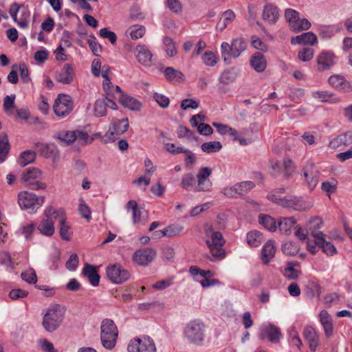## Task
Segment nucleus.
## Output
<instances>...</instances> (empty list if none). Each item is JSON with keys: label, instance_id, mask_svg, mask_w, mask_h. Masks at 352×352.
Listing matches in <instances>:
<instances>
[{"label": "nucleus", "instance_id": "nucleus-1", "mask_svg": "<svg viewBox=\"0 0 352 352\" xmlns=\"http://www.w3.org/2000/svg\"><path fill=\"white\" fill-rule=\"evenodd\" d=\"M206 333L205 323L199 320L195 319L189 321L183 329L184 340L189 344L195 346L204 345Z\"/></svg>", "mask_w": 352, "mask_h": 352}, {"label": "nucleus", "instance_id": "nucleus-2", "mask_svg": "<svg viewBox=\"0 0 352 352\" xmlns=\"http://www.w3.org/2000/svg\"><path fill=\"white\" fill-rule=\"evenodd\" d=\"M42 326L44 329L52 333L61 325L65 314V308L58 304H52L43 311Z\"/></svg>", "mask_w": 352, "mask_h": 352}, {"label": "nucleus", "instance_id": "nucleus-3", "mask_svg": "<svg viewBox=\"0 0 352 352\" xmlns=\"http://www.w3.org/2000/svg\"><path fill=\"white\" fill-rule=\"evenodd\" d=\"M205 232L207 236H210L206 243L210 250V261L215 262L224 258L226 252L222 248L225 240L222 234L219 231H214L212 226H205Z\"/></svg>", "mask_w": 352, "mask_h": 352}, {"label": "nucleus", "instance_id": "nucleus-4", "mask_svg": "<svg viewBox=\"0 0 352 352\" xmlns=\"http://www.w3.org/2000/svg\"><path fill=\"white\" fill-rule=\"evenodd\" d=\"M268 199L284 208H292L296 211H304L310 209L313 203L309 199H304L292 195H287L284 197L276 195H269Z\"/></svg>", "mask_w": 352, "mask_h": 352}, {"label": "nucleus", "instance_id": "nucleus-5", "mask_svg": "<svg viewBox=\"0 0 352 352\" xmlns=\"http://www.w3.org/2000/svg\"><path fill=\"white\" fill-rule=\"evenodd\" d=\"M246 47L247 44L243 38L232 39L231 44L223 42L221 45V57L226 64H230L231 59L239 57Z\"/></svg>", "mask_w": 352, "mask_h": 352}, {"label": "nucleus", "instance_id": "nucleus-6", "mask_svg": "<svg viewBox=\"0 0 352 352\" xmlns=\"http://www.w3.org/2000/svg\"><path fill=\"white\" fill-rule=\"evenodd\" d=\"M118 331L114 322L111 319H104L100 325V340L102 346L107 349H112L116 343Z\"/></svg>", "mask_w": 352, "mask_h": 352}, {"label": "nucleus", "instance_id": "nucleus-7", "mask_svg": "<svg viewBox=\"0 0 352 352\" xmlns=\"http://www.w3.org/2000/svg\"><path fill=\"white\" fill-rule=\"evenodd\" d=\"M44 197H38L29 191H23L18 195V202L21 209L34 212L44 203Z\"/></svg>", "mask_w": 352, "mask_h": 352}, {"label": "nucleus", "instance_id": "nucleus-8", "mask_svg": "<svg viewBox=\"0 0 352 352\" xmlns=\"http://www.w3.org/2000/svg\"><path fill=\"white\" fill-rule=\"evenodd\" d=\"M128 352H157L154 340L148 336H142L130 340Z\"/></svg>", "mask_w": 352, "mask_h": 352}, {"label": "nucleus", "instance_id": "nucleus-9", "mask_svg": "<svg viewBox=\"0 0 352 352\" xmlns=\"http://www.w3.org/2000/svg\"><path fill=\"white\" fill-rule=\"evenodd\" d=\"M41 177L42 173L39 169L30 168L23 173L21 179L31 190H45L47 187L46 184L38 180L41 179Z\"/></svg>", "mask_w": 352, "mask_h": 352}, {"label": "nucleus", "instance_id": "nucleus-10", "mask_svg": "<svg viewBox=\"0 0 352 352\" xmlns=\"http://www.w3.org/2000/svg\"><path fill=\"white\" fill-rule=\"evenodd\" d=\"M190 273L194 279L198 281L203 287H208L221 285L218 279L212 278L214 274L210 270H201L196 266L191 265Z\"/></svg>", "mask_w": 352, "mask_h": 352}, {"label": "nucleus", "instance_id": "nucleus-11", "mask_svg": "<svg viewBox=\"0 0 352 352\" xmlns=\"http://www.w3.org/2000/svg\"><path fill=\"white\" fill-rule=\"evenodd\" d=\"M74 103L71 96L60 94L55 100L53 109L55 114L58 117H65L73 109Z\"/></svg>", "mask_w": 352, "mask_h": 352}, {"label": "nucleus", "instance_id": "nucleus-12", "mask_svg": "<svg viewBox=\"0 0 352 352\" xmlns=\"http://www.w3.org/2000/svg\"><path fill=\"white\" fill-rule=\"evenodd\" d=\"M129 127L128 118L114 120L109 126V130L104 134L103 140L105 143L113 142L116 137L114 135H120L126 132Z\"/></svg>", "mask_w": 352, "mask_h": 352}, {"label": "nucleus", "instance_id": "nucleus-13", "mask_svg": "<svg viewBox=\"0 0 352 352\" xmlns=\"http://www.w3.org/2000/svg\"><path fill=\"white\" fill-rule=\"evenodd\" d=\"M302 175L307 187L312 190L318 184L320 172L315 164L308 161L302 169Z\"/></svg>", "mask_w": 352, "mask_h": 352}, {"label": "nucleus", "instance_id": "nucleus-14", "mask_svg": "<svg viewBox=\"0 0 352 352\" xmlns=\"http://www.w3.org/2000/svg\"><path fill=\"white\" fill-rule=\"evenodd\" d=\"M108 278L115 284H121L130 278V273L122 265H108L106 269Z\"/></svg>", "mask_w": 352, "mask_h": 352}, {"label": "nucleus", "instance_id": "nucleus-15", "mask_svg": "<svg viewBox=\"0 0 352 352\" xmlns=\"http://www.w3.org/2000/svg\"><path fill=\"white\" fill-rule=\"evenodd\" d=\"M254 187L255 185L252 182L245 181L239 182L230 187H226L222 190L221 192L226 197H235L247 194Z\"/></svg>", "mask_w": 352, "mask_h": 352}, {"label": "nucleus", "instance_id": "nucleus-16", "mask_svg": "<svg viewBox=\"0 0 352 352\" xmlns=\"http://www.w3.org/2000/svg\"><path fill=\"white\" fill-rule=\"evenodd\" d=\"M211 174V168L208 167L201 168L197 175V186L194 188V190L197 192L209 190L212 186V183L209 179V177Z\"/></svg>", "mask_w": 352, "mask_h": 352}, {"label": "nucleus", "instance_id": "nucleus-17", "mask_svg": "<svg viewBox=\"0 0 352 352\" xmlns=\"http://www.w3.org/2000/svg\"><path fill=\"white\" fill-rule=\"evenodd\" d=\"M336 56L333 52L322 51L317 56L318 71L330 69L336 64Z\"/></svg>", "mask_w": 352, "mask_h": 352}, {"label": "nucleus", "instance_id": "nucleus-18", "mask_svg": "<svg viewBox=\"0 0 352 352\" xmlns=\"http://www.w3.org/2000/svg\"><path fill=\"white\" fill-rule=\"evenodd\" d=\"M281 337L282 333L280 328L272 324H270L267 326L264 327L259 334V338L261 340H264L265 338H267L272 343L279 342Z\"/></svg>", "mask_w": 352, "mask_h": 352}, {"label": "nucleus", "instance_id": "nucleus-19", "mask_svg": "<svg viewBox=\"0 0 352 352\" xmlns=\"http://www.w3.org/2000/svg\"><path fill=\"white\" fill-rule=\"evenodd\" d=\"M307 250L311 254L317 252L316 246L321 248L324 253L329 256H332L337 252L336 247L331 242L327 241L325 237H324V242L320 243H318V241L312 243L309 239H307Z\"/></svg>", "mask_w": 352, "mask_h": 352}, {"label": "nucleus", "instance_id": "nucleus-20", "mask_svg": "<svg viewBox=\"0 0 352 352\" xmlns=\"http://www.w3.org/2000/svg\"><path fill=\"white\" fill-rule=\"evenodd\" d=\"M302 336L309 344L311 352H315L319 346V335L315 328L312 326H305L303 329Z\"/></svg>", "mask_w": 352, "mask_h": 352}, {"label": "nucleus", "instance_id": "nucleus-21", "mask_svg": "<svg viewBox=\"0 0 352 352\" xmlns=\"http://www.w3.org/2000/svg\"><path fill=\"white\" fill-rule=\"evenodd\" d=\"M323 221L319 217H316L311 219L309 221V230L311 232V235L314 237V243L318 241V243L324 242V237L326 236L325 234L319 231L322 228Z\"/></svg>", "mask_w": 352, "mask_h": 352}, {"label": "nucleus", "instance_id": "nucleus-22", "mask_svg": "<svg viewBox=\"0 0 352 352\" xmlns=\"http://www.w3.org/2000/svg\"><path fill=\"white\" fill-rule=\"evenodd\" d=\"M156 256V252L151 248H144L135 251L133 260L137 264H148Z\"/></svg>", "mask_w": 352, "mask_h": 352}, {"label": "nucleus", "instance_id": "nucleus-23", "mask_svg": "<svg viewBox=\"0 0 352 352\" xmlns=\"http://www.w3.org/2000/svg\"><path fill=\"white\" fill-rule=\"evenodd\" d=\"M135 56L138 61L142 65L150 66L152 63L153 54L144 45L136 47Z\"/></svg>", "mask_w": 352, "mask_h": 352}, {"label": "nucleus", "instance_id": "nucleus-24", "mask_svg": "<svg viewBox=\"0 0 352 352\" xmlns=\"http://www.w3.org/2000/svg\"><path fill=\"white\" fill-rule=\"evenodd\" d=\"M82 275L85 277L90 285L93 287L99 285L100 276L98 274V269L94 265H85L82 271Z\"/></svg>", "mask_w": 352, "mask_h": 352}, {"label": "nucleus", "instance_id": "nucleus-25", "mask_svg": "<svg viewBox=\"0 0 352 352\" xmlns=\"http://www.w3.org/2000/svg\"><path fill=\"white\" fill-rule=\"evenodd\" d=\"M263 19L270 23H275L280 16L278 7L272 3H267L263 7Z\"/></svg>", "mask_w": 352, "mask_h": 352}, {"label": "nucleus", "instance_id": "nucleus-26", "mask_svg": "<svg viewBox=\"0 0 352 352\" xmlns=\"http://www.w3.org/2000/svg\"><path fill=\"white\" fill-rule=\"evenodd\" d=\"M352 144V130L341 133L331 140L329 147L335 149L341 146H348Z\"/></svg>", "mask_w": 352, "mask_h": 352}, {"label": "nucleus", "instance_id": "nucleus-27", "mask_svg": "<svg viewBox=\"0 0 352 352\" xmlns=\"http://www.w3.org/2000/svg\"><path fill=\"white\" fill-rule=\"evenodd\" d=\"M74 76V69L70 64L64 65L62 69L56 74L57 81L63 84H70Z\"/></svg>", "mask_w": 352, "mask_h": 352}, {"label": "nucleus", "instance_id": "nucleus-28", "mask_svg": "<svg viewBox=\"0 0 352 352\" xmlns=\"http://www.w3.org/2000/svg\"><path fill=\"white\" fill-rule=\"evenodd\" d=\"M329 83L335 89L340 91H348L351 89L349 82L341 75H332L329 78Z\"/></svg>", "mask_w": 352, "mask_h": 352}, {"label": "nucleus", "instance_id": "nucleus-29", "mask_svg": "<svg viewBox=\"0 0 352 352\" xmlns=\"http://www.w3.org/2000/svg\"><path fill=\"white\" fill-rule=\"evenodd\" d=\"M119 102L124 107L131 111H139L142 107V104L139 100L124 94H122V96H120Z\"/></svg>", "mask_w": 352, "mask_h": 352}, {"label": "nucleus", "instance_id": "nucleus-30", "mask_svg": "<svg viewBox=\"0 0 352 352\" xmlns=\"http://www.w3.org/2000/svg\"><path fill=\"white\" fill-rule=\"evenodd\" d=\"M276 252L275 243L272 240H269L263 246L261 250V259L264 264H267L274 256Z\"/></svg>", "mask_w": 352, "mask_h": 352}, {"label": "nucleus", "instance_id": "nucleus-31", "mask_svg": "<svg viewBox=\"0 0 352 352\" xmlns=\"http://www.w3.org/2000/svg\"><path fill=\"white\" fill-rule=\"evenodd\" d=\"M317 41V37L311 32H307L300 35L292 37L291 43L292 44H302V45H314Z\"/></svg>", "mask_w": 352, "mask_h": 352}, {"label": "nucleus", "instance_id": "nucleus-32", "mask_svg": "<svg viewBox=\"0 0 352 352\" xmlns=\"http://www.w3.org/2000/svg\"><path fill=\"white\" fill-rule=\"evenodd\" d=\"M250 65L257 72H262L267 67V61L263 54L258 52L252 56Z\"/></svg>", "mask_w": 352, "mask_h": 352}, {"label": "nucleus", "instance_id": "nucleus-33", "mask_svg": "<svg viewBox=\"0 0 352 352\" xmlns=\"http://www.w3.org/2000/svg\"><path fill=\"white\" fill-rule=\"evenodd\" d=\"M39 232L47 236H52L55 232L54 221L52 219H43L37 226Z\"/></svg>", "mask_w": 352, "mask_h": 352}, {"label": "nucleus", "instance_id": "nucleus-34", "mask_svg": "<svg viewBox=\"0 0 352 352\" xmlns=\"http://www.w3.org/2000/svg\"><path fill=\"white\" fill-rule=\"evenodd\" d=\"M296 223V220L293 217H282L278 222V228L281 233L289 235L292 228Z\"/></svg>", "mask_w": 352, "mask_h": 352}, {"label": "nucleus", "instance_id": "nucleus-35", "mask_svg": "<svg viewBox=\"0 0 352 352\" xmlns=\"http://www.w3.org/2000/svg\"><path fill=\"white\" fill-rule=\"evenodd\" d=\"M258 222L267 230L274 232L277 228V223L274 218L265 214L258 215Z\"/></svg>", "mask_w": 352, "mask_h": 352}, {"label": "nucleus", "instance_id": "nucleus-36", "mask_svg": "<svg viewBox=\"0 0 352 352\" xmlns=\"http://www.w3.org/2000/svg\"><path fill=\"white\" fill-rule=\"evenodd\" d=\"M75 130L74 131H59L55 135V138L58 139L65 146L72 144L76 140L75 135Z\"/></svg>", "mask_w": 352, "mask_h": 352}, {"label": "nucleus", "instance_id": "nucleus-37", "mask_svg": "<svg viewBox=\"0 0 352 352\" xmlns=\"http://www.w3.org/2000/svg\"><path fill=\"white\" fill-rule=\"evenodd\" d=\"M10 150L8 135L5 132L0 134V163L5 161Z\"/></svg>", "mask_w": 352, "mask_h": 352}, {"label": "nucleus", "instance_id": "nucleus-38", "mask_svg": "<svg viewBox=\"0 0 352 352\" xmlns=\"http://www.w3.org/2000/svg\"><path fill=\"white\" fill-rule=\"evenodd\" d=\"M164 50L168 57H174L177 54L175 42L169 36H164L162 40Z\"/></svg>", "mask_w": 352, "mask_h": 352}, {"label": "nucleus", "instance_id": "nucleus-39", "mask_svg": "<svg viewBox=\"0 0 352 352\" xmlns=\"http://www.w3.org/2000/svg\"><path fill=\"white\" fill-rule=\"evenodd\" d=\"M126 209L129 211L132 210L133 221L135 225L141 221L142 211L138 206V204L135 200L128 201L125 206Z\"/></svg>", "mask_w": 352, "mask_h": 352}, {"label": "nucleus", "instance_id": "nucleus-40", "mask_svg": "<svg viewBox=\"0 0 352 352\" xmlns=\"http://www.w3.org/2000/svg\"><path fill=\"white\" fill-rule=\"evenodd\" d=\"M164 76L166 79L171 82H178L179 80H184V74L179 70L172 67H168L164 69Z\"/></svg>", "mask_w": 352, "mask_h": 352}, {"label": "nucleus", "instance_id": "nucleus-41", "mask_svg": "<svg viewBox=\"0 0 352 352\" xmlns=\"http://www.w3.org/2000/svg\"><path fill=\"white\" fill-rule=\"evenodd\" d=\"M237 77V72L234 68L225 70L219 76V80L223 85L234 82Z\"/></svg>", "mask_w": 352, "mask_h": 352}, {"label": "nucleus", "instance_id": "nucleus-42", "mask_svg": "<svg viewBox=\"0 0 352 352\" xmlns=\"http://www.w3.org/2000/svg\"><path fill=\"white\" fill-rule=\"evenodd\" d=\"M35 157H36L35 152H34L31 150H27L21 154V155L18 160V163L21 166L24 167V166L34 162L35 160Z\"/></svg>", "mask_w": 352, "mask_h": 352}, {"label": "nucleus", "instance_id": "nucleus-43", "mask_svg": "<svg viewBox=\"0 0 352 352\" xmlns=\"http://www.w3.org/2000/svg\"><path fill=\"white\" fill-rule=\"evenodd\" d=\"M263 241V234L258 231H251L247 234V243L252 247H258Z\"/></svg>", "mask_w": 352, "mask_h": 352}, {"label": "nucleus", "instance_id": "nucleus-44", "mask_svg": "<svg viewBox=\"0 0 352 352\" xmlns=\"http://www.w3.org/2000/svg\"><path fill=\"white\" fill-rule=\"evenodd\" d=\"M59 234L60 236L65 241H70L72 232L70 227L66 222V218H63L59 222Z\"/></svg>", "mask_w": 352, "mask_h": 352}, {"label": "nucleus", "instance_id": "nucleus-45", "mask_svg": "<svg viewBox=\"0 0 352 352\" xmlns=\"http://www.w3.org/2000/svg\"><path fill=\"white\" fill-rule=\"evenodd\" d=\"M201 150L207 153H216L222 148V144L219 141L205 142L201 146Z\"/></svg>", "mask_w": 352, "mask_h": 352}, {"label": "nucleus", "instance_id": "nucleus-46", "mask_svg": "<svg viewBox=\"0 0 352 352\" xmlns=\"http://www.w3.org/2000/svg\"><path fill=\"white\" fill-rule=\"evenodd\" d=\"M195 183V178L192 173L185 174L181 180V186L186 190H190L193 188Z\"/></svg>", "mask_w": 352, "mask_h": 352}, {"label": "nucleus", "instance_id": "nucleus-47", "mask_svg": "<svg viewBox=\"0 0 352 352\" xmlns=\"http://www.w3.org/2000/svg\"><path fill=\"white\" fill-rule=\"evenodd\" d=\"M94 115L96 117H103L107 115V109L105 102L102 99H98L94 103Z\"/></svg>", "mask_w": 352, "mask_h": 352}, {"label": "nucleus", "instance_id": "nucleus-48", "mask_svg": "<svg viewBox=\"0 0 352 352\" xmlns=\"http://www.w3.org/2000/svg\"><path fill=\"white\" fill-rule=\"evenodd\" d=\"M75 135L78 142L82 145L90 144L93 142L94 138H90L88 133L82 130H75Z\"/></svg>", "mask_w": 352, "mask_h": 352}, {"label": "nucleus", "instance_id": "nucleus-49", "mask_svg": "<svg viewBox=\"0 0 352 352\" xmlns=\"http://www.w3.org/2000/svg\"><path fill=\"white\" fill-rule=\"evenodd\" d=\"M21 278L29 284H34L37 281L36 274L35 270L32 268H29L21 274Z\"/></svg>", "mask_w": 352, "mask_h": 352}, {"label": "nucleus", "instance_id": "nucleus-50", "mask_svg": "<svg viewBox=\"0 0 352 352\" xmlns=\"http://www.w3.org/2000/svg\"><path fill=\"white\" fill-rule=\"evenodd\" d=\"M285 17L287 21L292 28V25L296 23L300 18L299 13L293 9L287 8L285 11Z\"/></svg>", "mask_w": 352, "mask_h": 352}, {"label": "nucleus", "instance_id": "nucleus-51", "mask_svg": "<svg viewBox=\"0 0 352 352\" xmlns=\"http://www.w3.org/2000/svg\"><path fill=\"white\" fill-rule=\"evenodd\" d=\"M294 267V265H288L285 268L283 276L288 280L297 279L300 274V271Z\"/></svg>", "mask_w": 352, "mask_h": 352}, {"label": "nucleus", "instance_id": "nucleus-52", "mask_svg": "<svg viewBox=\"0 0 352 352\" xmlns=\"http://www.w3.org/2000/svg\"><path fill=\"white\" fill-rule=\"evenodd\" d=\"M145 32L146 29L143 25H135L130 28V35L135 40L142 38Z\"/></svg>", "mask_w": 352, "mask_h": 352}, {"label": "nucleus", "instance_id": "nucleus-53", "mask_svg": "<svg viewBox=\"0 0 352 352\" xmlns=\"http://www.w3.org/2000/svg\"><path fill=\"white\" fill-rule=\"evenodd\" d=\"M99 35L104 38H108L111 44L115 45L117 41V36L115 32L109 30L108 28H104L100 30Z\"/></svg>", "mask_w": 352, "mask_h": 352}, {"label": "nucleus", "instance_id": "nucleus-54", "mask_svg": "<svg viewBox=\"0 0 352 352\" xmlns=\"http://www.w3.org/2000/svg\"><path fill=\"white\" fill-rule=\"evenodd\" d=\"M183 230V227L178 225H171L164 228L165 235L172 237L179 235Z\"/></svg>", "mask_w": 352, "mask_h": 352}, {"label": "nucleus", "instance_id": "nucleus-55", "mask_svg": "<svg viewBox=\"0 0 352 352\" xmlns=\"http://www.w3.org/2000/svg\"><path fill=\"white\" fill-rule=\"evenodd\" d=\"M203 63L208 66L212 67L217 63V57L211 51H206L202 56Z\"/></svg>", "mask_w": 352, "mask_h": 352}, {"label": "nucleus", "instance_id": "nucleus-56", "mask_svg": "<svg viewBox=\"0 0 352 352\" xmlns=\"http://www.w3.org/2000/svg\"><path fill=\"white\" fill-rule=\"evenodd\" d=\"M282 251L287 255H294L298 251V245L293 242H287L282 245Z\"/></svg>", "mask_w": 352, "mask_h": 352}, {"label": "nucleus", "instance_id": "nucleus-57", "mask_svg": "<svg viewBox=\"0 0 352 352\" xmlns=\"http://www.w3.org/2000/svg\"><path fill=\"white\" fill-rule=\"evenodd\" d=\"M16 96L14 94H12L10 96H6L3 99V109L5 111L10 114V111L14 108V100Z\"/></svg>", "mask_w": 352, "mask_h": 352}, {"label": "nucleus", "instance_id": "nucleus-58", "mask_svg": "<svg viewBox=\"0 0 352 352\" xmlns=\"http://www.w3.org/2000/svg\"><path fill=\"white\" fill-rule=\"evenodd\" d=\"M78 211L82 217L85 219L87 221L91 219V209L85 203L82 199H80V204L79 205Z\"/></svg>", "mask_w": 352, "mask_h": 352}, {"label": "nucleus", "instance_id": "nucleus-59", "mask_svg": "<svg viewBox=\"0 0 352 352\" xmlns=\"http://www.w3.org/2000/svg\"><path fill=\"white\" fill-rule=\"evenodd\" d=\"M311 27V23L307 19H302L298 20V21L292 25V29L294 31L307 30Z\"/></svg>", "mask_w": 352, "mask_h": 352}, {"label": "nucleus", "instance_id": "nucleus-60", "mask_svg": "<svg viewBox=\"0 0 352 352\" xmlns=\"http://www.w3.org/2000/svg\"><path fill=\"white\" fill-rule=\"evenodd\" d=\"M153 98L156 101V102L164 109H166L169 106V98L162 94H159L157 92L153 94Z\"/></svg>", "mask_w": 352, "mask_h": 352}, {"label": "nucleus", "instance_id": "nucleus-61", "mask_svg": "<svg viewBox=\"0 0 352 352\" xmlns=\"http://www.w3.org/2000/svg\"><path fill=\"white\" fill-rule=\"evenodd\" d=\"M28 292L22 289H13L9 292V298L13 300L25 298Z\"/></svg>", "mask_w": 352, "mask_h": 352}, {"label": "nucleus", "instance_id": "nucleus-62", "mask_svg": "<svg viewBox=\"0 0 352 352\" xmlns=\"http://www.w3.org/2000/svg\"><path fill=\"white\" fill-rule=\"evenodd\" d=\"M313 57L314 52L310 48H303L298 52V58L303 62L309 61Z\"/></svg>", "mask_w": 352, "mask_h": 352}, {"label": "nucleus", "instance_id": "nucleus-63", "mask_svg": "<svg viewBox=\"0 0 352 352\" xmlns=\"http://www.w3.org/2000/svg\"><path fill=\"white\" fill-rule=\"evenodd\" d=\"M162 256L164 262H173L175 252L173 248L165 246L162 249Z\"/></svg>", "mask_w": 352, "mask_h": 352}, {"label": "nucleus", "instance_id": "nucleus-64", "mask_svg": "<svg viewBox=\"0 0 352 352\" xmlns=\"http://www.w3.org/2000/svg\"><path fill=\"white\" fill-rule=\"evenodd\" d=\"M38 344L44 352H58V351L54 347L53 344L46 339L40 340L38 341Z\"/></svg>", "mask_w": 352, "mask_h": 352}]
</instances>
